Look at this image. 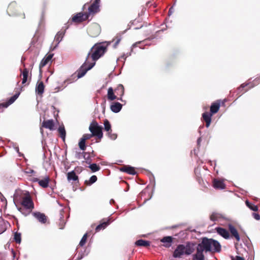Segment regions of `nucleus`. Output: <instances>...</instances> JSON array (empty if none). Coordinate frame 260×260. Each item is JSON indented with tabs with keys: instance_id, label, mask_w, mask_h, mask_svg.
Masks as SVG:
<instances>
[{
	"instance_id": "nucleus-1",
	"label": "nucleus",
	"mask_w": 260,
	"mask_h": 260,
	"mask_svg": "<svg viewBox=\"0 0 260 260\" xmlns=\"http://www.w3.org/2000/svg\"><path fill=\"white\" fill-rule=\"evenodd\" d=\"M14 201L20 203L27 209H32L34 208V203L28 191H20L14 195Z\"/></svg>"
},
{
	"instance_id": "nucleus-2",
	"label": "nucleus",
	"mask_w": 260,
	"mask_h": 260,
	"mask_svg": "<svg viewBox=\"0 0 260 260\" xmlns=\"http://www.w3.org/2000/svg\"><path fill=\"white\" fill-rule=\"evenodd\" d=\"M206 252H219L221 251V245L218 241L213 239L204 237L202 241L198 244Z\"/></svg>"
},
{
	"instance_id": "nucleus-3",
	"label": "nucleus",
	"mask_w": 260,
	"mask_h": 260,
	"mask_svg": "<svg viewBox=\"0 0 260 260\" xmlns=\"http://www.w3.org/2000/svg\"><path fill=\"white\" fill-rule=\"evenodd\" d=\"M111 42H103L95 44L90 50L91 57L92 62H95L107 51V47L111 44Z\"/></svg>"
},
{
	"instance_id": "nucleus-4",
	"label": "nucleus",
	"mask_w": 260,
	"mask_h": 260,
	"mask_svg": "<svg viewBox=\"0 0 260 260\" xmlns=\"http://www.w3.org/2000/svg\"><path fill=\"white\" fill-rule=\"evenodd\" d=\"M194 250L193 246L188 243L186 245H178L173 253V257L175 258H180L184 254L188 255L191 254Z\"/></svg>"
},
{
	"instance_id": "nucleus-5",
	"label": "nucleus",
	"mask_w": 260,
	"mask_h": 260,
	"mask_svg": "<svg viewBox=\"0 0 260 260\" xmlns=\"http://www.w3.org/2000/svg\"><path fill=\"white\" fill-rule=\"evenodd\" d=\"M90 56V53L88 52L86 58V60L78 71L77 77L78 78H80L83 77L86 72L91 69L95 65V62H90L89 60Z\"/></svg>"
},
{
	"instance_id": "nucleus-6",
	"label": "nucleus",
	"mask_w": 260,
	"mask_h": 260,
	"mask_svg": "<svg viewBox=\"0 0 260 260\" xmlns=\"http://www.w3.org/2000/svg\"><path fill=\"white\" fill-rule=\"evenodd\" d=\"M102 129V126H100L96 122L94 121L90 123L89 127V129L93 136H96L99 139H101L103 136Z\"/></svg>"
},
{
	"instance_id": "nucleus-7",
	"label": "nucleus",
	"mask_w": 260,
	"mask_h": 260,
	"mask_svg": "<svg viewBox=\"0 0 260 260\" xmlns=\"http://www.w3.org/2000/svg\"><path fill=\"white\" fill-rule=\"evenodd\" d=\"M32 216L41 224H46L47 221V217L44 213L40 212H34Z\"/></svg>"
},
{
	"instance_id": "nucleus-8",
	"label": "nucleus",
	"mask_w": 260,
	"mask_h": 260,
	"mask_svg": "<svg viewBox=\"0 0 260 260\" xmlns=\"http://www.w3.org/2000/svg\"><path fill=\"white\" fill-rule=\"evenodd\" d=\"M32 181L34 182H38L39 185L43 188H47L49 186L50 178L49 176H46L43 179H39L38 178H33Z\"/></svg>"
},
{
	"instance_id": "nucleus-9",
	"label": "nucleus",
	"mask_w": 260,
	"mask_h": 260,
	"mask_svg": "<svg viewBox=\"0 0 260 260\" xmlns=\"http://www.w3.org/2000/svg\"><path fill=\"white\" fill-rule=\"evenodd\" d=\"M101 0H95L88 8L89 14H95L100 11V3Z\"/></svg>"
},
{
	"instance_id": "nucleus-10",
	"label": "nucleus",
	"mask_w": 260,
	"mask_h": 260,
	"mask_svg": "<svg viewBox=\"0 0 260 260\" xmlns=\"http://www.w3.org/2000/svg\"><path fill=\"white\" fill-rule=\"evenodd\" d=\"M88 32L92 37H95L100 33V27L99 24L95 23L90 26L88 28Z\"/></svg>"
},
{
	"instance_id": "nucleus-11",
	"label": "nucleus",
	"mask_w": 260,
	"mask_h": 260,
	"mask_svg": "<svg viewBox=\"0 0 260 260\" xmlns=\"http://www.w3.org/2000/svg\"><path fill=\"white\" fill-rule=\"evenodd\" d=\"M205 251L201 247L198 245L197 247V252L193 255V260H204V255L203 252Z\"/></svg>"
},
{
	"instance_id": "nucleus-12",
	"label": "nucleus",
	"mask_w": 260,
	"mask_h": 260,
	"mask_svg": "<svg viewBox=\"0 0 260 260\" xmlns=\"http://www.w3.org/2000/svg\"><path fill=\"white\" fill-rule=\"evenodd\" d=\"M88 18V14L79 13L76 14L73 18L72 21L76 22H81Z\"/></svg>"
},
{
	"instance_id": "nucleus-13",
	"label": "nucleus",
	"mask_w": 260,
	"mask_h": 260,
	"mask_svg": "<svg viewBox=\"0 0 260 260\" xmlns=\"http://www.w3.org/2000/svg\"><path fill=\"white\" fill-rule=\"evenodd\" d=\"M216 232L224 238L228 239L230 237L229 232L222 228L218 227L216 228Z\"/></svg>"
},
{
	"instance_id": "nucleus-14",
	"label": "nucleus",
	"mask_w": 260,
	"mask_h": 260,
	"mask_svg": "<svg viewBox=\"0 0 260 260\" xmlns=\"http://www.w3.org/2000/svg\"><path fill=\"white\" fill-rule=\"evenodd\" d=\"M229 229L231 235L234 237L238 241H239L240 240V237L237 230L235 228V226L230 224L229 225Z\"/></svg>"
},
{
	"instance_id": "nucleus-15",
	"label": "nucleus",
	"mask_w": 260,
	"mask_h": 260,
	"mask_svg": "<svg viewBox=\"0 0 260 260\" xmlns=\"http://www.w3.org/2000/svg\"><path fill=\"white\" fill-rule=\"evenodd\" d=\"M122 105L119 102H114L110 106L111 110L114 113L119 112L122 109Z\"/></svg>"
},
{
	"instance_id": "nucleus-16",
	"label": "nucleus",
	"mask_w": 260,
	"mask_h": 260,
	"mask_svg": "<svg viewBox=\"0 0 260 260\" xmlns=\"http://www.w3.org/2000/svg\"><path fill=\"white\" fill-rule=\"evenodd\" d=\"M120 171L133 175L136 174V172L135 171L134 168L129 166H124L123 167L121 168L120 169Z\"/></svg>"
},
{
	"instance_id": "nucleus-17",
	"label": "nucleus",
	"mask_w": 260,
	"mask_h": 260,
	"mask_svg": "<svg viewBox=\"0 0 260 260\" xmlns=\"http://www.w3.org/2000/svg\"><path fill=\"white\" fill-rule=\"evenodd\" d=\"M65 34V30L64 31H59L56 35L54 40L56 42V44L54 47V49L56 48L59 44V43L62 41L63 36Z\"/></svg>"
},
{
	"instance_id": "nucleus-18",
	"label": "nucleus",
	"mask_w": 260,
	"mask_h": 260,
	"mask_svg": "<svg viewBox=\"0 0 260 260\" xmlns=\"http://www.w3.org/2000/svg\"><path fill=\"white\" fill-rule=\"evenodd\" d=\"M212 114L211 113H209L208 112H204L202 114V117L203 118V120L206 122V126L207 127H208L211 123V117L212 116Z\"/></svg>"
},
{
	"instance_id": "nucleus-19",
	"label": "nucleus",
	"mask_w": 260,
	"mask_h": 260,
	"mask_svg": "<svg viewBox=\"0 0 260 260\" xmlns=\"http://www.w3.org/2000/svg\"><path fill=\"white\" fill-rule=\"evenodd\" d=\"M220 108V104L218 102H215L211 104L210 107V113L212 115L216 113Z\"/></svg>"
},
{
	"instance_id": "nucleus-20",
	"label": "nucleus",
	"mask_w": 260,
	"mask_h": 260,
	"mask_svg": "<svg viewBox=\"0 0 260 260\" xmlns=\"http://www.w3.org/2000/svg\"><path fill=\"white\" fill-rule=\"evenodd\" d=\"M67 179L70 182L71 181H77L78 180V177L76 175L74 171L68 172L67 174Z\"/></svg>"
},
{
	"instance_id": "nucleus-21",
	"label": "nucleus",
	"mask_w": 260,
	"mask_h": 260,
	"mask_svg": "<svg viewBox=\"0 0 260 260\" xmlns=\"http://www.w3.org/2000/svg\"><path fill=\"white\" fill-rule=\"evenodd\" d=\"M53 56V54H50L47 57L44 58L42 60V61H41V62L40 63V65H39L40 68H41L45 66L47 64V63L48 62V61L51 59Z\"/></svg>"
},
{
	"instance_id": "nucleus-22",
	"label": "nucleus",
	"mask_w": 260,
	"mask_h": 260,
	"mask_svg": "<svg viewBox=\"0 0 260 260\" xmlns=\"http://www.w3.org/2000/svg\"><path fill=\"white\" fill-rule=\"evenodd\" d=\"M213 186L217 189H224L225 185L222 181L215 179L213 182Z\"/></svg>"
},
{
	"instance_id": "nucleus-23",
	"label": "nucleus",
	"mask_w": 260,
	"mask_h": 260,
	"mask_svg": "<svg viewBox=\"0 0 260 260\" xmlns=\"http://www.w3.org/2000/svg\"><path fill=\"white\" fill-rule=\"evenodd\" d=\"M43 126L46 128H48L50 130H52L53 129L54 126V122L53 120H48L46 121H44L42 123Z\"/></svg>"
},
{
	"instance_id": "nucleus-24",
	"label": "nucleus",
	"mask_w": 260,
	"mask_h": 260,
	"mask_svg": "<svg viewBox=\"0 0 260 260\" xmlns=\"http://www.w3.org/2000/svg\"><path fill=\"white\" fill-rule=\"evenodd\" d=\"M173 238L171 236H166L162 238L160 241L162 243H166V247H169L171 246V244L172 242Z\"/></svg>"
},
{
	"instance_id": "nucleus-25",
	"label": "nucleus",
	"mask_w": 260,
	"mask_h": 260,
	"mask_svg": "<svg viewBox=\"0 0 260 260\" xmlns=\"http://www.w3.org/2000/svg\"><path fill=\"white\" fill-rule=\"evenodd\" d=\"M44 91V85L43 82L38 83L36 87V92L38 94H42Z\"/></svg>"
},
{
	"instance_id": "nucleus-26",
	"label": "nucleus",
	"mask_w": 260,
	"mask_h": 260,
	"mask_svg": "<svg viewBox=\"0 0 260 260\" xmlns=\"http://www.w3.org/2000/svg\"><path fill=\"white\" fill-rule=\"evenodd\" d=\"M109 220H108L107 221H104L100 223L95 228L96 232H98L101 230L105 229L109 224Z\"/></svg>"
},
{
	"instance_id": "nucleus-27",
	"label": "nucleus",
	"mask_w": 260,
	"mask_h": 260,
	"mask_svg": "<svg viewBox=\"0 0 260 260\" xmlns=\"http://www.w3.org/2000/svg\"><path fill=\"white\" fill-rule=\"evenodd\" d=\"M135 244L139 246L147 247L150 245V242L143 239H140L135 242Z\"/></svg>"
},
{
	"instance_id": "nucleus-28",
	"label": "nucleus",
	"mask_w": 260,
	"mask_h": 260,
	"mask_svg": "<svg viewBox=\"0 0 260 260\" xmlns=\"http://www.w3.org/2000/svg\"><path fill=\"white\" fill-rule=\"evenodd\" d=\"M108 99L110 101H113L116 99V96L115 95L112 87H109L107 93Z\"/></svg>"
},
{
	"instance_id": "nucleus-29",
	"label": "nucleus",
	"mask_w": 260,
	"mask_h": 260,
	"mask_svg": "<svg viewBox=\"0 0 260 260\" xmlns=\"http://www.w3.org/2000/svg\"><path fill=\"white\" fill-rule=\"evenodd\" d=\"M9 224L8 222H5L4 221L0 220V234L3 233L7 230L8 225Z\"/></svg>"
},
{
	"instance_id": "nucleus-30",
	"label": "nucleus",
	"mask_w": 260,
	"mask_h": 260,
	"mask_svg": "<svg viewBox=\"0 0 260 260\" xmlns=\"http://www.w3.org/2000/svg\"><path fill=\"white\" fill-rule=\"evenodd\" d=\"M22 75L23 76L22 83L23 84H24L26 82V81L27 80L28 76V70L26 68L24 69L23 70V72H22Z\"/></svg>"
},
{
	"instance_id": "nucleus-31",
	"label": "nucleus",
	"mask_w": 260,
	"mask_h": 260,
	"mask_svg": "<svg viewBox=\"0 0 260 260\" xmlns=\"http://www.w3.org/2000/svg\"><path fill=\"white\" fill-rule=\"evenodd\" d=\"M60 137L64 141L66 137V130L63 126H60L58 129Z\"/></svg>"
},
{
	"instance_id": "nucleus-32",
	"label": "nucleus",
	"mask_w": 260,
	"mask_h": 260,
	"mask_svg": "<svg viewBox=\"0 0 260 260\" xmlns=\"http://www.w3.org/2000/svg\"><path fill=\"white\" fill-rule=\"evenodd\" d=\"M245 204L246 206L250 209V210L253 211H256L258 210V207L257 206L253 205L251 204L250 202H249L248 201H246Z\"/></svg>"
},
{
	"instance_id": "nucleus-33",
	"label": "nucleus",
	"mask_w": 260,
	"mask_h": 260,
	"mask_svg": "<svg viewBox=\"0 0 260 260\" xmlns=\"http://www.w3.org/2000/svg\"><path fill=\"white\" fill-rule=\"evenodd\" d=\"M97 181V177L95 175H92L89 179V180L85 181V183L87 185H90L95 183Z\"/></svg>"
},
{
	"instance_id": "nucleus-34",
	"label": "nucleus",
	"mask_w": 260,
	"mask_h": 260,
	"mask_svg": "<svg viewBox=\"0 0 260 260\" xmlns=\"http://www.w3.org/2000/svg\"><path fill=\"white\" fill-rule=\"evenodd\" d=\"M89 168L91 169V170L93 172H95L100 170V167L99 166L97 165L96 164H90Z\"/></svg>"
},
{
	"instance_id": "nucleus-35",
	"label": "nucleus",
	"mask_w": 260,
	"mask_h": 260,
	"mask_svg": "<svg viewBox=\"0 0 260 260\" xmlns=\"http://www.w3.org/2000/svg\"><path fill=\"white\" fill-rule=\"evenodd\" d=\"M15 101L12 97H11L7 102L0 104V106H2L3 107L7 108L9 105L13 104Z\"/></svg>"
},
{
	"instance_id": "nucleus-36",
	"label": "nucleus",
	"mask_w": 260,
	"mask_h": 260,
	"mask_svg": "<svg viewBox=\"0 0 260 260\" xmlns=\"http://www.w3.org/2000/svg\"><path fill=\"white\" fill-rule=\"evenodd\" d=\"M104 128L105 131L109 132V131H111V126L109 122V121L107 119H105L104 120Z\"/></svg>"
},
{
	"instance_id": "nucleus-37",
	"label": "nucleus",
	"mask_w": 260,
	"mask_h": 260,
	"mask_svg": "<svg viewBox=\"0 0 260 260\" xmlns=\"http://www.w3.org/2000/svg\"><path fill=\"white\" fill-rule=\"evenodd\" d=\"M85 141L84 139L81 138L79 142V148L82 150H85L86 149Z\"/></svg>"
},
{
	"instance_id": "nucleus-38",
	"label": "nucleus",
	"mask_w": 260,
	"mask_h": 260,
	"mask_svg": "<svg viewBox=\"0 0 260 260\" xmlns=\"http://www.w3.org/2000/svg\"><path fill=\"white\" fill-rule=\"evenodd\" d=\"M14 239L15 241L17 243H18V244L20 243L21 241V234H20V233H19L16 232V233L14 234Z\"/></svg>"
},
{
	"instance_id": "nucleus-39",
	"label": "nucleus",
	"mask_w": 260,
	"mask_h": 260,
	"mask_svg": "<svg viewBox=\"0 0 260 260\" xmlns=\"http://www.w3.org/2000/svg\"><path fill=\"white\" fill-rule=\"evenodd\" d=\"M87 236V234H85L83 235V236L82 237V238L79 243V245H80L81 246H83L85 244V243L86 241Z\"/></svg>"
},
{
	"instance_id": "nucleus-40",
	"label": "nucleus",
	"mask_w": 260,
	"mask_h": 260,
	"mask_svg": "<svg viewBox=\"0 0 260 260\" xmlns=\"http://www.w3.org/2000/svg\"><path fill=\"white\" fill-rule=\"evenodd\" d=\"M108 137L112 140H115L117 138L116 134H112V130L108 132Z\"/></svg>"
},
{
	"instance_id": "nucleus-41",
	"label": "nucleus",
	"mask_w": 260,
	"mask_h": 260,
	"mask_svg": "<svg viewBox=\"0 0 260 260\" xmlns=\"http://www.w3.org/2000/svg\"><path fill=\"white\" fill-rule=\"evenodd\" d=\"M83 157L85 160H86V162L87 164H90L91 161L90 157L89 154H87V153H84L83 155Z\"/></svg>"
},
{
	"instance_id": "nucleus-42",
	"label": "nucleus",
	"mask_w": 260,
	"mask_h": 260,
	"mask_svg": "<svg viewBox=\"0 0 260 260\" xmlns=\"http://www.w3.org/2000/svg\"><path fill=\"white\" fill-rule=\"evenodd\" d=\"M93 136V135L92 133H91V134H84L82 136V139H84L85 141H86L87 140H88V139H90Z\"/></svg>"
},
{
	"instance_id": "nucleus-43",
	"label": "nucleus",
	"mask_w": 260,
	"mask_h": 260,
	"mask_svg": "<svg viewBox=\"0 0 260 260\" xmlns=\"http://www.w3.org/2000/svg\"><path fill=\"white\" fill-rule=\"evenodd\" d=\"M118 89L120 90L121 92V95H122L124 94V87L122 85L119 84L118 86Z\"/></svg>"
},
{
	"instance_id": "nucleus-44",
	"label": "nucleus",
	"mask_w": 260,
	"mask_h": 260,
	"mask_svg": "<svg viewBox=\"0 0 260 260\" xmlns=\"http://www.w3.org/2000/svg\"><path fill=\"white\" fill-rule=\"evenodd\" d=\"M252 216L257 220H260V215L256 213H253Z\"/></svg>"
},
{
	"instance_id": "nucleus-45",
	"label": "nucleus",
	"mask_w": 260,
	"mask_h": 260,
	"mask_svg": "<svg viewBox=\"0 0 260 260\" xmlns=\"http://www.w3.org/2000/svg\"><path fill=\"white\" fill-rule=\"evenodd\" d=\"M120 41H121L120 38H117L116 41L115 42V43H114V44L113 45L114 48H116L117 47V45H118V44L119 43Z\"/></svg>"
},
{
	"instance_id": "nucleus-46",
	"label": "nucleus",
	"mask_w": 260,
	"mask_h": 260,
	"mask_svg": "<svg viewBox=\"0 0 260 260\" xmlns=\"http://www.w3.org/2000/svg\"><path fill=\"white\" fill-rule=\"evenodd\" d=\"M84 256V254L83 253H79L78 257H77L76 260H80Z\"/></svg>"
},
{
	"instance_id": "nucleus-47",
	"label": "nucleus",
	"mask_w": 260,
	"mask_h": 260,
	"mask_svg": "<svg viewBox=\"0 0 260 260\" xmlns=\"http://www.w3.org/2000/svg\"><path fill=\"white\" fill-rule=\"evenodd\" d=\"M20 94V93H16L13 96H11L12 98V99H13L14 100V101H15L19 96Z\"/></svg>"
},
{
	"instance_id": "nucleus-48",
	"label": "nucleus",
	"mask_w": 260,
	"mask_h": 260,
	"mask_svg": "<svg viewBox=\"0 0 260 260\" xmlns=\"http://www.w3.org/2000/svg\"><path fill=\"white\" fill-rule=\"evenodd\" d=\"M248 84H241V85L240 86V87L238 88V90H242L243 88H244L245 87H246Z\"/></svg>"
},
{
	"instance_id": "nucleus-49",
	"label": "nucleus",
	"mask_w": 260,
	"mask_h": 260,
	"mask_svg": "<svg viewBox=\"0 0 260 260\" xmlns=\"http://www.w3.org/2000/svg\"><path fill=\"white\" fill-rule=\"evenodd\" d=\"M232 260H244V258L239 256H236L235 259Z\"/></svg>"
},
{
	"instance_id": "nucleus-50",
	"label": "nucleus",
	"mask_w": 260,
	"mask_h": 260,
	"mask_svg": "<svg viewBox=\"0 0 260 260\" xmlns=\"http://www.w3.org/2000/svg\"><path fill=\"white\" fill-rule=\"evenodd\" d=\"M210 218L213 221L215 220H216L215 214H212L210 216Z\"/></svg>"
},
{
	"instance_id": "nucleus-51",
	"label": "nucleus",
	"mask_w": 260,
	"mask_h": 260,
	"mask_svg": "<svg viewBox=\"0 0 260 260\" xmlns=\"http://www.w3.org/2000/svg\"><path fill=\"white\" fill-rule=\"evenodd\" d=\"M0 195L2 196L1 201L2 202H6V199L3 196V194L0 192Z\"/></svg>"
},
{
	"instance_id": "nucleus-52",
	"label": "nucleus",
	"mask_w": 260,
	"mask_h": 260,
	"mask_svg": "<svg viewBox=\"0 0 260 260\" xmlns=\"http://www.w3.org/2000/svg\"><path fill=\"white\" fill-rule=\"evenodd\" d=\"M35 172V171L33 170H31V169H30V170H29L28 171L26 172V173L28 174H32V173H34Z\"/></svg>"
},
{
	"instance_id": "nucleus-53",
	"label": "nucleus",
	"mask_w": 260,
	"mask_h": 260,
	"mask_svg": "<svg viewBox=\"0 0 260 260\" xmlns=\"http://www.w3.org/2000/svg\"><path fill=\"white\" fill-rule=\"evenodd\" d=\"M173 7H171L170 10H169V14L170 15H171V14L173 13Z\"/></svg>"
},
{
	"instance_id": "nucleus-54",
	"label": "nucleus",
	"mask_w": 260,
	"mask_h": 260,
	"mask_svg": "<svg viewBox=\"0 0 260 260\" xmlns=\"http://www.w3.org/2000/svg\"><path fill=\"white\" fill-rule=\"evenodd\" d=\"M201 140H202V139H201V137H200V138H199L198 139V140H197V144H198V145H200V143L201 142Z\"/></svg>"
},
{
	"instance_id": "nucleus-55",
	"label": "nucleus",
	"mask_w": 260,
	"mask_h": 260,
	"mask_svg": "<svg viewBox=\"0 0 260 260\" xmlns=\"http://www.w3.org/2000/svg\"><path fill=\"white\" fill-rule=\"evenodd\" d=\"M141 42H137V43H136L135 44H133V46H132V47L133 48H134L136 46H137V44L140 43Z\"/></svg>"
},
{
	"instance_id": "nucleus-56",
	"label": "nucleus",
	"mask_w": 260,
	"mask_h": 260,
	"mask_svg": "<svg viewBox=\"0 0 260 260\" xmlns=\"http://www.w3.org/2000/svg\"><path fill=\"white\" fill-rule=\"evenodd\" d=\"M11 252H12V254H13V256L14 257H15V255H16V253H15V252L14 251V250H13V249H12Z\"/></svg>"
},
{
	"instance_id": "nucleus-57",
	"label": "nucleus",
	"mask_w": 260,
	"mask_h": 260,
	"mask_svg": "<svg viewBox=\"0 0 260 260\" xmlns=\"http://www.w3.org/2000/svg\"><path fill=\"white\" fill-rule=\"evenodd\" d=\"M81 155V153H77L76 154V157L79 158L80 157V155Z\"/></svg>"
},
{
	"instance_id": "nucleus-58",
	"label": "nucleus",
	"mask_w": 260,
	"mask_h": 260,
	"mask_svg": "<svg viewBox=\"0 0 260 260\" xmlns=\"http://www.w3.org/2000/svg\"><path fill=\"white\" fill-rule=\"evenodd\" d=\"M121 58H123L124 60L126 59V56H125L124 54H123V55H122L121 57H120Z\"/></svg>"
},
{
	"instance_id": "nucleus-59",
	"label": "nucleus",
	"mask_w": 260,
	"mask_h": 260,
	"mask_svg": "<svg viewBox=\"0 0 260 260\" xmlns=\"http://www.w3.org/2000/svg\"><path fill=\"white\" fill-rule=\"evenodd\" d=\"M115 201L113 199H111L110 201V204H113V203H114Z\"/></svg>"
},
{
	"instance_id": "nucleus-60",
	"label": "nucleus",
	"mask_w": 260,
	"mask_h": 260,
	"mask_svg": "<svg viewBox=\"0 0 260 260\" xmlns=\"http://www.w3.org/2000/svg\"><path fill=\"white\" fill-rule=\"evenodd\" d=\"M13 5V3H11V4L9 5V9H10V8H11V6H12Z\"/></svg>"
},
{
	"instance_id": "nucleus-61",
	"label": "nucleus",
	"mask_w": 260,
	"mask_h": 260,
	"mask_svg": "<svg viewBox=\"0 0 260 260\" xmlns=\"http://www.w3.org/2000/svg\"><path fill=\"white\" fill-rule=\"evenodd\" d=\"M118 100H120V101H122V99H121V98H120V99H118Z\"/></svg>"
},
{
	"instance_id": "nucleus-62",
	"label": "nucleus",
	"mask_w": 260,
	"mask_h": 260,
	"mask_svg": "<svg viewBox=\"0 0 260 260\" xmlns=\"http://www.w3.org/2000/svg\"><path fill=\"white\" fill-rule=\"evenodd\" d=\"M16 149H17V151L18 152V148L17 147Z\"/></svg>"
},
{
	"instance_id": "nucleus-63",
	"label": "nucleus",
	"mask_w": 260,
	"mask_h": 260,
	"mask_svg": "<svg viewBox=\"0 0 260 260\" xmlns=\"http://www.w3.org/2000/svg\"><path fill=\"white\" fill-rule=\"evenodd\" d=\"M197 170H198V169H196L195 170V171L196 172Z\"/></svg>"
},
{
	"instance_id": "nucleus-64",
	"label": "nucleus",
	"mask_w": 260,
	"mask_h": 260,
	"mask_svg": "<svg viewBox=\"0 0 260 260\" xmlns=\"http://www.w3.org/2000/svg\"><path fill=\"white\" fill-rule=\"evenodd\" d=\"M3 107V106H0V107Z\"/></svg>"
}]
</instances>
